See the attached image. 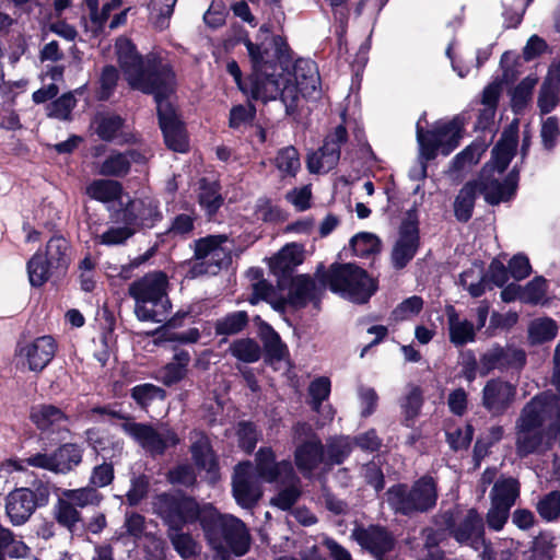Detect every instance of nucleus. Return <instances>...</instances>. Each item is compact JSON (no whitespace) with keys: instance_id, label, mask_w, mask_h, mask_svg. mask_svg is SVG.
Wrapping results in <instances>:
<instances>
[{"instance_id":"864d4df0","label":"nucleus","mask_w":560,"mask_h":560,"mask_svg":"<svg viewBox=\"0 0 560 560\" xmlns=\"http://www.w3.org/2000/svg\"><path fill=\"white\" fill-rule=\"evenodd\" d=\"M201 207H203L209 214L214 213L222 203L221 195L219 194V186L217 183L201 185L199 195Z\"/></svg>"},{"instance_id":"7c9ffc66","label":"nucleus","mask_w":560,"mask_h":560,"mask_svg":"<svg viewBox=\"0 0 560 560\" xmlns=\"http://www.w3.org/2000/svg\"><path fill=\"white\" fill-rule=\"evenodd\" d=\"M558 324L550 317H538L528 324L527 334L532 345H541L553 340L558 334Z\"/></svg>"},{"instance_id":"aec40b11","label":"nucleus","mask_w":560,"mask_h":560,"mask_svg":"<svg viewBox=\"0 0 560 560\" xmlns=\"http://www.w3.org/2000/svg\"><path fill=\"white\" fill-rule=\"evenodd\" d=\"M516 388L500 378L487 382L482 389V406L492 415H502L514 401Z\"/></svg>"},{"instance_id":"8fccbe9b","label":"nucleus","mask_w":560,"mask_h":560,"mask_svg":"<svg viewBox=\"0 0 560 560\" xmlns=\"http://www.w3.org/2000/svg\"><path fill=\"white\" fill-rule=\"evenodd\" d=\"M273 288L265 280H259L253 284V294L249 299L252 304L258 303L260 300H265L273 305L275 308L281 310L285 304L284 299L275 300Z\"/></svg>"},{"instance_id":"c03bdc74","label":"nucleus","mask_w":560,"mask_h":560,"mask_svg":"<svg viewBox=\"0 0 560 560\" xmlns=\"http://www.w3.org/2000/svg\"><path fill=\"white\" fill-rule=\"evenodd\" d=\"M233 357L244 362H256L260 358V347L253 339L244 338L235 340L230 346Z\"/></svg>"},{"instance_id":"72a5a7b5","label":"nucleus","mask_w":560,"mask_h":560,"mask_svg":"<svg viewBox=\"0 0 560 560\" xmlns=\"http://www.w3.org/2000/svg\"><path fill=\"white\" fill-rule=\"evenodd\" d=\"M275 166L281 178H294L301 168L300 155L295 148L281 149L275 158Z\"/></svg>"},{"instance_id":"58836bf2","label":"nucleus","mask_w":560,"mask_h":560,"mask_svg":"<svg viewBox=\"0 0 560 560\" xmlns=\"http://www.w3.org/2000/svg\"><path fill=\"white\" fill-rule=\"evenodd\" d=\"M54 269L49 266L48 261L44 260V255L37 252L27 262V273L30 283L33 287L43 285L50 277V270Z\"/></svg>"},{"instance_id":"3c124183","label":"nucleus","mask_w":560,"mask_h":560,"mask_svg":"<svg viewBox=\"0 0 560 560\" xmlns=\"http://www.w3.org/2000/svg\"><path fill=\"white\" fill-rule=\"evenodd\" d=\"M172 530L173 532L168 534V537L172 541L174 549L182 558L188 559L197 553L198 546L191 536L183 533H177V529Z\"/></svg>"},{"instance_id":"2f4dec72","label":"nucleus","mask_w":560,"mask_h":560,"mask_svg":"<svg viewBox=\"0 0 560 560\" xmlns=\"http://www.w3.org/2000/svg\"><path fill=\"white\" fill-rule=\"evenodd\" d=\"M520 495V485L514 478H503L498 480L490 493L491 502L509 509L515 503Z\"/></svg>"},{"instance_id":"c756f323","label":"nucleus","mask_w":560,"mask_h":560,"mask_svg":"<svg viewBox=\"0 0 560 560\" xmlns=\"http://www.w3.org/2000/svg\"><path fill=\"white\" fill-rule=\"evenodd\" d=\"M86 194L94 200L103 203L119 200L122 205V187L112 179H96L86 187Z\"/></svg>"},{"instance_id":"c9c22d12","label":"nucleus","mask_w":560,"mask_h":560,"mask_svg":"<svg viewBox=\"0 0 560 560\" xmlns=\"http://www.w3.org/2000/svg\"><path fill=\"white\" fill-rule=\"evenodd\" d=\"M54 516L60 525L69 530H72L81 521V514L78 509L62 494H60L54 506Z\"/></svg>"},{"instance_id":"09e8293b","label":"nucleus","mask_w":560,"mask_h":560,"mask_svg":"<svg viewBox=\"0 0 560 560\" xmlns=\"http://www.w3.org/2000/svg\"><path fill=\"white\" fill-rule=\"evenodd\" d=\"M177 0H153L152 8L153 13L152 22L155 28L162 31L168 26V21L171 15L173 14L174 7Z\"/></svg>"},{"instance_id":"69168bd1","label":"nucleus","mask_w":560,"mask_h":560,"mask_svg":"<svg viewBox=\"0 0 560 560\" xmlns=\"http://www.w3.org/2000/svg\"><path fill=\"white\" fill-rule=\"evenodd\" d=\"M359 407L362 417L372 415L377 406L378 396L374 388L361 386L358 389Z\"/></svg>"},{"instance_id":"4468645a","label":"nucleus","mask_w":560,"mask_h":560,"mask_svg":"<svg viewBox=\"0 0 560 560\" xmlns=\"http://www.w3.org/2000/svg\"><path fill=\"white\" fill-rule=\"evenodd\" d=\"M228 242L225 235H211L196 243L195 256L200 264H195V273H215L217 270L230 260L231 249L224 246Z\"/></svg>"},{"instance_id":"9d476101","label":"nucleus","mask_w":560,"mask_h":560,"mask_svg":"<svg viewBox=\"0 0 560 560\" xmlns=\"http://www.w3.org/2000/svg\"><path fill=\"white\" fill-rule=\"evenodd\" d=\"M387 502L396 512L409 514L432 509L438 499L435 482L430 477H422L415 482L410 490L397 485L386 492Z\"/></svg>"},{"instance_id":"e2e57ef3","label":"nucleus","mask_w":560,"mask_h":560,"mask_svg":"<svg viewBox=\"0 0 560 560\" xmlns=\"http://www.w3.org/2000/svg\"><path fill=\"white\" fill-rule=\"evenodd\" d=\"M308 392L312 398V406L314 410H318L320 404L326 400L330 394V381L327 377H318L314 380Z\"/></svg>"},{"instance_id":"20e7f679","label":"nucleus","mask_w":560,"mask_h":560,"mask_svg":"<svg viewBox=\"0 0 560 560\" xmlns=\"http://www.w3.org/2000/svg\"><path fill=\"white\" fill-rule=\"evenodd\" d=\"M167 277L161 271L148 273L133 282L129 292L136 300L135 313L143 322H164L170 312L171 303L166 293Z\"/></svg>"},{"instance_id":"5701e85b","label":"nucleus","mask_w":560,"mask_h":560,"mask_svg":"<svg viewBox=\"0 0 560 560\" xmlns=\"http://www.w3.org/2000/svg\"><path fill=\"white\" fill-rule=\"evenodd\" d=\"M159 218V206L152 197L130 200L124 209V219L128 224L140 223L142 225H151Z\"/></svg>"},{"instance_id":"49530a36","label":"nucleus","mask_w":560,"mask_h":560,"mask_svg":"<svg viewBox=\"0 0 560 560\" xmlns=\"http://www.w3.org/2000/svg\"><path fill=\"white\" fill-rule=\"evenodd\" d=\"M536 83L535 78L527 77L513 90L511 102L515 112H521L529 103Z\"/></svg>"},{"instance_id":"6e6d98bb","label":"nucleus","mask_w":560,"mask_h":560,"mask_svg":"<svg viewBox=\"0 0 560 560\" xmlns=\"http://www.w3.org/2000/svg\"><path fill=\"white\" fill-rule=\"evenodd\" d=\"M422 407V393L418 387H410L401 402L406 421H412Z\"/></svg>"},{"instance_id":"dca6fc26","label":"nucleus","mask_w":560,"mask_h":560,"mask_svg":"<svg viewBox=\"0 0 560 560\" xmlns=\"http://www.w3.org/2000/svg\"><path fill=\"white\" fill-rule=\"evenodd\" d=\"M56 351L57 345L54 338L42 336L20 343L16 349V357L30 371L40 372L52 360Z\"/></svg>"},{"instance_id":"39448f33","label":"nucleus","mask_w":560,"mask_h":560,"mask_svg":"<svg viewBox=\"0 0 560 560\" xmlns=\"http://www.w3.org/2000/svg\"><path fill=\"white\" fill-rule=\"evenodd\" d=\"M116 54L119 65L124 71L125 78L132 89H137L148 94H152L162 88L164 75L161 73L162 67H171L167 63L151 66L137 54L132 43L125 37L116 42Z\"/></svg>"},{"instance_id":"13d9d810","label":"nucleus","mask_w":560,"mask_h":560,"mask_svg":"<svg viewBox=\"0 0 560 560\" xmlns=\"http://www.w3.org/2000/svg\"><path fill=\"white\" fill-rule=\"evenodd\" d=\"M539 515L546 521H552L560 514V493L552 491L537 503Z\"/></svg>"},{"instance_id":"6e6552de","label":"nucleus","mask_w":560,"mask_h":560,"mask_svg":"<svg viewBox=\"0 0 560 560\" xmlns=\"http://www.w3.org/2000/svg\"><path fill=\"white\" fill-rule=\"evenodd\" d=\"M325 283L354 303L366 302L376 290L373 279L351 264L332 266L325 276Z\"/></svg>"},{"instance_id":"a19ab883","label":"nucleus","mask_w":560,"mask_h":560,"mask_svg":"<svg viewBox=\"0 0 560 560\" xmlns=\"http://www.w3.org/2000/svg\"><path fill=\"white\" fill-rule=\"evenodd\" d=\"M61 494L70 500L75 508L97 505L102 500L97 490L91 487L62 490Z\"/></svg>"},{"instance_id":"603ef678","label":"nucleus","mask_w":560,"mask_h":560,"mask_svg":"<svg viewBox=\"0 0 560 560\" xmlns=\"http://www.w3.org/2000/svg\"><path fill=\"white\" fill-rule=\"evenodd\" d=\"M352 443L349 438H337L328 443L327 464H340L351 452Z\"/></svg>"},{"instance_id":"37998d69","label":"nucleus","mask_w":560,"mask_h":560,"mask_svg":"<svg viewBox=\"0 0 560 560\" xmlns=\"http://www.w3.org/2000/svg\"><path fill=\"white\" fill-rule=\"evenodd\" d=\"M553 80L557 79L549 72L539 90L537 104L542 114L550 113L559 102L558 90L553 84Z\"/></svg>"},{"instance_id":"7ed1b4c3","label":"nucleus","mask_w":560,"mask_h":560,"mask_svg":"<svg viewBox=\"0 0 560 560\" xmlns=\"http://www.w3.org/2000/svg\"><path fill=\"white\" fill-rule=\"evenodd\" d=\"M289 480L294 477L289 462L275 463V455L269 448H261L256 456V467L250 463H241L234 469L232 492L235 501L242 508H252L260 499L262 491L259 479L272 482L278 478Z\"/></svg>"},{"instance_id":"0e129e2a","label":"nucleus","mask_w":560,"mask_h":560,"mask_svg":"<svg viewBox=\"0 0 560 560\" xmlns=\"http://www.w3.org/2000/svg\"><path fill=\"white\" fill-rule=\"evenodd\" d=\"M423 306V301L419 296H411L402 301L393 312L396 319L405 320L417 315Z\"/></svg>"},{"instance_id":"393cba45","label":"nucleus","mask_w":560,"mask_h":560,"mask_svg":"<svg viewBox=\"0 0 560 560\" xmlns=\"http://www.w3.org/2000/svg\"><path fill=\"white\" fill-rule=\"evenodd\" d=\"M304 258V246L299 243H289L269 258V267L275 275L284 276L301 265Z\"/></svg>"},{"instance_id":"ea45409f","label":"nucleus","mask_w":560,"mask_h":560,"mask_svg":"<svg viewBox=\"0 0 560 560\" xmlns=\"http://www.w3.org/2000/svg\"><path fill=\"white\" fill-rule=\"evenodd\" d=\"M483 148L480 144H470L460 153H458L452 161L450 172H465L477 164L483 153Z\"/></svg>"},{"instance_id":"473e14b6","label":"nucleus","mask_w":560,"mask_h":560,"mask_svg":"<svg viewBox=\"0 0 560 560\" xmlns=\"http://www.w3.org/2000/svg\"><path fill=\"white\" fill-rule=\"evenodd\" d=\"M45 255L50 267L66 268L70 261L69 243L61 236H54L46 245Z\"/></svg>"},{"instance_id":"bb28decb","label":"nucleus","mask_w":560,"mask_h":560,"mask_svg":"<svg viewBox=\"0 0 560 560\" xmlns=\"http://www.w3.org/2000/svg\"><path fill=\"white\" fill-rule=\"evenodd\" d=\"M145 155L135 150L126 153H113L101 165L100 173L107 176H122L129 171L131 162H144Z\"/></svg>"},{"instance_id":"cd10ccee","label":"nucleus","mask_w":560,"mask_h":560,"mask_svg":"<svg viewBox=\"0 0 560 560\" xmlns=\"http://www.w3.org/2000/svg\"><path fill=\"white\" fill-rule=\"evenodd\" d=\"M450 340L455 346H463L475 339V327L466 318H460L453 306L446 310Z\"/></svg>"},{"instance_id":"052dcab7","label":"nucleus","mask_w":560,"mask_h":560,"mask_svg":"<svg viewBox=\"0 0 560 560\" xmlns=\"http://www.w3.org/2000/svg\"><path fill=\"white\" fill-rule=\"evenodd\" d=\"M284 474H282V478H278L276 481H281V482H288L290 483L291 486L287 489H284L283 491H281L277 498H275L272 500L273 504L279 506L280 509L282 510H287L289 508H291L295 501L298 500L299 495H300V491L299 489L293 485L294 481L298 479L296 476L294 475L293 478L291 479H287V480H283L284 478Z\"/></svg>"},{"instance_id":"1a4fd4ad","label":"nucleus","mask_w":560,"mask_h":560,"mask_svg":"<svg viewBox=\"0 0 560 560\" xmlns=\"http://www.w3.org/2000/svg\"><path fill=\"white\" fill-rule=\"evenodd\" d=\"M463 124L458 118L448 121H439L432 130L424 132L417 122V140L422 160H433L438 153L448 155L458 147L462 139Z\"/></svg>"},{"instance_id":"a18cd8bd","label":"nucleus","mask_w":560,"mask_h":560,"mask_svg":"<svg viewBox=\"0 0 560 560\" xmlns=\"http://www.w3.org/2000/svg\"><path fill=\"white\" fill-rule=\"evenodd\" d=\"M135 234V229L127 223L125 226H110L101 235L95 237L96 243L115 246L124 244L128 238Z\"/></svg>"},{"instance_id":"0eeeda50","label":"nucleus","mask_w":560,"mask_h":560,"mask_svg":"<svg viewBox=\"0 0 560 560\" xmlns=\"http://www.w3.org/2000/svg\"><path fill=\"white\" fill-rule=\"evenodd\" d=\"M82 460V448L72 443H67L57 448L52 454L36 453L25 459H8L1 464L0 471L10 475L15 471H24L25 465L46 469L55 474H67Z\"/></svg>"},{"instance_id":"423d86ee","label":"nucleus","mask_w":560,"mask_h":560,"mask_svg":"<svg viewBox=\"0 0 560 560\" xmlns=\"http://www.w3.org/2000/svg\"><path fill=\"white\" fill-rule=\"evenodd\" d=\"M161 73L164 75L162 88L152 93L156 102L160 127L166 145L173 151L185 152L188 149L186 132L176 116L175 108L168 101V97L174 92L175 75L167 67H162Z\"/></svg>"},{"instance_id":"79ce46f5","label":"nucleus","mask_w":560,"mask_h":560,"mask_svg":"<svg viewBox=\"0 0 560 560\" xmlns=\"http://www.w3.org/2000/svg\"><path fill=\"white\" fill-rule=\"evenodd\" d=\"M380 245L378 237L369 232L358 233L350 241L353 253L359 257H370L378 253Z\"/></svg>"},{"instance_id":"9b49d317","label":"nucleus","mask_w":560,"mask_h":560,"mask_svg":"<svg viewBox=\"0 0 560 560\" xmlns=\"http://www.w3.org/2000/svg\"><path fill=\"white\" fill-rule=\"evenodd\" d=\"M289 82L290 72H278L277 69L272 72H268V69L256 71L252 79V97L268 102L280 96L287 112H294L299 107V94Z\"/></svg>"},{"instance_id":"ddd939ff","label":"nucleus","mask_w":560,"mask_h":560,"mask_svg":"<svg viewBox=\"0 0 560 560\" xmlns=\"http://www.w3.org/2000/svg\"><path fill=\"white\" fill-rule=\"evenodd\" d=\"M299 443L294 453L295 465L305 476H310L317 465L324 460V448L320 440L312 432L310 425L299 423L294 428Z\"/></svg>"},{"instance_id":"f3484780","label":"nucleus","mask_w":560,"mask_h":560,"mask_svg":"<svg viewBox=\"0 0 560 560\" xmlns=\"http://www.w3.org/2000/svg\"><path fill=\"white\" fill-rule=\"evenodd\" d=\"M122 428L127 434L152 454H161L167 447L179 442L177 435L167 429L158 432L149 425L136 422H126Z\"/></svg>"},{"instance_id":"a211bd4d","label":"nucleus","mask_w":560,"mask_h":560,"mask_svg":"<svg viewBox=\"0 0 560 560\" xmlns=\"http://www.w3.org/2000/svg\"><path fill=\"white\" fill-rule=\"evenodd\" d=\"M289 84L295 88L299 101L301 97L317 100L322 94L318 69L311 60L295 62L294 71L290 73Z\"/></svg>"},{"instance_id":"de8ad7c7","label":"nucleus","mask_w":560,"mask_h":560,"mask_svg":"<svg viewBox=\"0 0 560 560\" xmlns=\"http://www.w3.org/2000/svg\"><path fill=\"white\" fill-rule=\"evenodd\" d=\"M247 324V314L245 312H235L219 319L215 324V330L220 335H233L241 331Z\"/></svg>"},{"instance_id":"f257e3e1","label":"nucleus","mask_w":560,"mask_h":560,"mask_svg":"<svg viewBox=\"0 0 560 560\" xmlns=\"http://www.w3.org/2000/svg\"><path fill=\"white\" fill-rule=\"evenodd\" d=\"M155 509L171 529H178L182 525L200 518L210 546L222 560L226 559L230 551L240 557L249 549L248 529L233 515L220 514L211 506L200 510L190 498L167 494L158 498Z\"/></svg>"},{"instance_id":"6ab92c4d","label":"nucleus","mask_w":560,"mask_h":560,"mask_svg":"<svg viewBox=\"0 0 560 560\" xmlns=\"http://www.w3.org/2000/svg\"><path fill=\"white\" fill-rule=\"evenodd\" d=\"M419 245L416 219L409 214L400 225L398 238L393 247L392 260L396 268H404L415 256Z\"/></svg>"},{"instance_id":"f704fd0d","label":"nucleus","mask_w":560,"mask_h":560,"mask_svg":"<svg viewBox=\"0 0 560 560\" xmlns=\"http://www.w3.org/2000/svg\"><path fill=\"white\" fill-rule=\"evenodd\" d=\"M314 290L312 279L305 275L296 276L292 279L288 298L284 299L294 306H302L311 299Z\"/></svg>"},{"instance_id":"412c9836","label":"nucleus","mask_w":560,"mask_h":560,"mask_svg":"<svg viewBox=\"0 0 560 560\" xmlns=\"http://www.w3.org/2000/svg\"><path fill=\"white\" fill-rule=\"evenodd\" d=\"M452 534L459 544L468 545L476 550L485 546L483 522L476 510H469L452 529Z\"/></svg>"},{"instance_id":"680f3d73","label":"nucleus","mask_w":560,"mask_h":560,"mask_svg":"<svg viewBox=\"0 0 560 560\" xmlns=\"http://www.w3.org/2000/svg\"><path fill=\"white\" fill-rule=\"evenodd\" d=\"M285 199L290 202L298 211H305L311 208L312 189L310 185L293 188L288 191Z\"/></svg>"},{"instance_id":"4d7b16f0","label":"nucleus","mask_w":560,"mask_h":560,"mask_svg":"<svg viewBox=\"0 0 560 560\" xmlns=\"http://www.w3.org/2000/svg\"><path fill=\"white\" fill-rule=\"evenodd\" d=\"M0 548L7 549V553L12 558H23L28 552L27 546L21 540H15L7 528H0Z\"/></svg>"},{"instance_id":"5fc2aeb1","label":"nucleus","mask_w":560,"mask_h":560,"mask_svg":"<svg viewBox=\"0 0 560 560\" xmlns=\"http://www.w3.org/2000/svg\"><path fill=\"white\" fill-rule=\"evenodd\" d=\"M504 348L493 347L482 354L480 359L481 375L488 374L494 369H505Z\"/></svg>"},{"instance_id":"b1692460","label":"nucleus","mask_w":560,"mask_h":560,"mask_svg":"<svg viewBox=\"0 0 560 560\" xmlns=\"http://www.w3.org/2000/svg\"><path fill=\"white\" fill-rule=\"evenodd\" d=\"M353 536L362 547L369 549L377 558L394 547V539L381 527L358 528L353 532Z\"/></svg>"},{"instance_id":"774afa93","label":"nucleus","mask_w":560,"mask_h":560,"mask_svg":"<svg viewBox=\"0 0 560 560\" xmlns=\"http://www.w3.org/2000/svg\"><path fill=\"white\" fill-rule=\"evenodd\" d=\"M162 389L152 384H142L132 388V398L142 407L147 406L154 398H163Z\"/></svg>"},{"instance_id":"2eb2a0df","label":"nucleus","mask_w":560,"mask_h":560,"mask_svg":"<svg viewBox=\"0 0 560 560\" xmlns=\"http://www.w3.org/2000/svg\"><path fill=\"white\" fill-rule=\"evenodd\" d=\"M347 141V130L339 125L329 133L324 144L307 158V170L311 173H327L332 170L340 159V147Z\"/></svg>"},{"instance_id":"c85d7f7f","label":"nucleus","mask_w":560,"mask_h":560,"mask_svg":"<svg viewBox=\"0 0 560 560\" xmlns=\"http://www.w3.org/2000/svg\"><path fill=\"white\" fill-rule=\"evenodd\" d=\"M96 133L103 140H113L121 138L122 141H130V138L125 131V126L119 116L100 114L93 121Z\"/></svg>"},{"instance_id":"f8f14e48","label":"nucleus","mask_w":560,"mask_h":560,"mask_svg":"<svg viewBox=\"0 0 560 560\" xmlns=\"http://www.w3.org/2000/svg\"><path fill=\"white\" fill-rule=\"evenodd\" d=\"M48 488L42 482H38L34 490L25 487L15 488L5 495V514L13 525H23L37 508L48 502Z\"/></svg>"},{"instance_id":"e433bc0d","label":"nucleus","mask_w":560,"mask_h":560,"mask_svg":"<svg viewBox=\"0 0 560 560\" xmlns=\"http://www.w3.org/2000/svg\"><path fill=\"white\" fill-rule=\"evenodd\" d=\"M462 285L468 290L471 296H480L486 290V277L480 265H472L460 275Z\"/></svg>"},{"instance_id":"bf43d9fd","label":"nucleus","mask_w":560,"mask_h":560,"mask_svg":"<svg viewBox=\"0 0 560 560\" xmlns=\"http://www.w3.org/2000/svg\"><path fill=\"white\" fill-rule=\"evenodd\" d=\"M546 292V280L542 277H537L522 290L521 299L526 303L537 304L544 300Z\"/></svg>"},{"instance_id":"338daca9","label":"nucleus","mask_w":560,"mask_h":560,"mask_svg":"<svg viewBox=\"0 0 560 560\" xmlns=\"http://www.w3.org/2000/svg\"><path fill=\"white\" fill-rule=\"evenodd\" d=\"M510 514V509L491 502V506L487 513V524L493 530H501L505 525Z\"/></svg>"},{"instance_id":"4c0bfd02","label":"nucleus","mask_w":560,"mask_h":560,"mask_svg":"<svg viewBox=\"0 0 560 560\" xmlns=\"http://www.w3.org/2000/svg\"><path fill=\"white\" fill-rule=\"evenodd\" d=\"M144 336H152L153 343L155 346H160L170 341H177L180 343H195L199 340L200 332L197 328H190L184 332H171L166 329H156L153 332H145Z\"/></svg>"},{"instance_id":"f03ea898","label":"nucleus","mask_w":560,"mask_h":560,"mask_svg":"<svg viewBox=\"0 0 560 560\" xmlns=\"http://www.w3.org/2000/svg\"><path fill=\"white\" fill-rule=\"evenodd\" d=\"M517 145V128L505 130L492 150L491 160L481 171L478 182H469L459 190L454 201V213L459 221L471 218L477 192L483 194L487 202L498 205L509 200L516 189L517 177L511 173L504 176Z\"/></svg>"},{"instance_id":"a878e982","label":"nucleus","mask_w":560,"mask_h":560,"mask_svg":"<svg viewBox=\"0 0 560 560\" xmlns=\"http://www.w3.org/2000/svg\"><path fill=\"white\" fill-rule=\"evenodd\" d=\"M32 422L42 431H55L66 428L67 416L51 405H37L31 410Z\"/></svg>"},{"instance_id":"4be33fe9","label":"nucleus","mask_w":560,"mask_h":560,"mask_svg":"<svg viewBox=\"0 0 560 560\" xmlns=\"http://www.w3.org/2000/svg\"><path fill=\"white\" fill-rule=\"evenodd\" d=\"M190 452L195 464L206 470L210 481H215L219 477L218 462L208 438L202 432L194 431L190 434Z\"/></svg>"}]
</instances>
